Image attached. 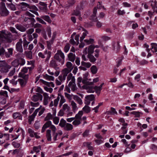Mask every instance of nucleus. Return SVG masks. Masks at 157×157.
<instances>
[{
  "instance_id": "f257e3e1",
  "label": "nucleus",
  "mask_w": 157,
  "mask_h": 157,
  "mask_svg": "<svg viewBox=\"0 0 157 157\" xmlns=\"http://www.w3.org/2000/svg\"><path fill=\"white\" fill-rule=\"evenodd\" d=\"M54 58L59 62L61 63V65L64 64L65 56L61 50H58L57 52L55 55Z\"/></svg>"
},
{
  "instance_id": "f03ea898",
  "label": "nucleus",
  "mask_w": 157,
  "mask_h": 157,
  "mask_svg": "<svg viewBox=\"0 0 157 157\" xmlns=\"http://www.w3.org/2000/svg\"><path fill=\"white\" fill-rule=\"evenodd\" d=\"M0 5V14L2 16L5 17L8 16L9 13V12L6 9L5 3L4 2H1Z\"/></svg>"
},
{
  "instance_id": "7ed1b4c3",
  "label": "nucleus",
  "mask_w": 157,
  "mask_h": 157,
  "mask_svg": "<svg viewBox=\"0 0 157 157\" xmlns=\"http://www.w3.org/2000/svg\"><path fill=\"white\" fill-rule=\"evenodd\" d=\"M25 14L28 16L29 17H25L24 18V21H27V22H30L31 24L34 25L35 23L36 22V21L34 18H32V17H34V15L31 14L28 11H26L25 12Z\"/></svg>"
},
{
  "instance_id": "20e7f679",
  "label": "nucleus",
  "mask_w": 157,
  "mask_h": 157,
  "mask_svg": "<svg viewBox=\"0 0 157 157\" xmlns=\"http://www.w3.org/2000/svg\"><path fill=\"white\" fill-rule=\"evenodd\" d=\"M28 70L27 67H23L21 70V72H19L18 74V77L19 78H23V77H26V75H28V78H29V74H25V73H27Z\"/></svg>"
},
{
  "instance_id": "39448f33",
  "label": "nucleus",
  "mask_w": 157,
  "mask_h": 157,
  "mask_svg": "<svg viewBox=\"0 0 157 157\" xmlns=\"http://www.w3.org/2000/svg\"><path fill=\"white\" fill-rule=\"evenodd\" d=\"M22 43V40L20 39L16 45V49L17 51L20 53H22L23 52Z\"/></svg>"
},
{
  "instance_id": "423d86ee",
  "label": "nucleus",
  "mask_w": 157,
  "mask_h": 157,
  "mask_svg": "<svg viewBox=\"0 0 157 157\" xmlns=\"http://www.w3.org/2000/svg\"><path fill=\"white\" fill-rule=\"evenodd\" d=\"M19 78L18 80V81L19 82V83L21 86H24L26 84L29 78H28V75H26V77H23L22 78Z\"/></svg>"
},
{
  "instance_id": "0eeeda50",
  "label": "nucleus",
  "mask_w": 157,
  "mask_h": 157,
  "mask_svg": "<svg viewBox=\"0 0 157 157\" xmlns=\"http://www.w3.org/2000/svg\"><path fill=\"white\" fill-rule=\"evenodd\" d=\"M43 96L39 93H37L36 94L34 95L32 98V100L34 102L38 101L39 99L40 101L42 100Z\"/></svg>"
},
{
  "instance_id": "6e6552de",
  "label": "nucleus",
  "mask_w": 157,
  "mask_h": 157,
  "mask_svg": "<svg viewBox=\"0 0 157 157\" xmlns=\"http://www.w3.org/2000/svg\"><path fill=\"white\" fill-rule=\"evenodd\" d=\"M28 132L29 134V136L32 137H35L36 139L40 138V136L37 135V133L35 132L32 129L29 128L28 129Z\"/></svg>"
},
{
  "instance_id": "1a4fd4ad",
  "label": "nucleus",
  "mask_w": 157,
  "mask_h": 157,
  "mask_svg": "<svg viewBox=\"0 0 157 157\" xmlns=\"http://www.w3.org/2000/svg\"><path fill=\"white\" fill-rule=\"evenodd\" d=\"M38 10L37 8L34 5L30 4L28 10L35 14L38 15V13L36 11Z\"/></svg>"
},
{
  "instance_id": "9d476101",
  "label": "nucleus",
  "mask_w": 157,
  "mask_h": 157,
  "mask_svg": "<svg viewBox=\"0 0 157 157\" xmlns=\"http://www.w3.org/2000/svg\"><path fill=\"white\" fill-rule=\"evenodd\" d=\"M10 68V66L7 64L4 65V66L0 67V70L2 73L4 74L6 73L9 71V69Z\"/></svg>"
},
{
  "instance_id": "9b49d317",
  "label": "nucleus",
  "mask_w": 157,
  "mask_h": 157,
  "mask_svg": "<svg viewBox=\"0 0 157 157\" xmlns=\"http://www.w3.org/2000/svg\"><path fill=\"white\" fill-rule=\"evenodd\" d=\"M30 5L24 2H20L19 6H20L22 10H25L29 9Z\"/></svg>"
},
{
  "instance_id": "f8f14e48",
  "label": "nucleus",
  "mask_w": 157,
  "mask_h": 157,
  "mask_svg": "<svg viewBox=\"0 0 157 157\" xmlns=\"http://www.w3.org/2000/svg\"><path fill=\"white\" fill-rule=\"evenodd\" d=\"M113 48L114 50L116 49L117 52H118L120 51L121 46L119 44V42H115L113 43Z\"/></svg>"
},
{
  "instance_id": "ddd939ff",
  "label": "nucleus",
  "mask_w": 157,
  "mask_h": 157,
  "mask_svg": "<svg viewBox=\"0 0 157 157\" xmlns=\"http://www.w3.org/2000/svg\"><path fill=\"white\" fill-rule=\"evenodd\" d=\"M50 66L56 70L59 68L57 67L58 65L56 62V61L54 60H52L50 61Z\"/></svg>"
},
{
  "instance_id": "4468645a",
  "label": "nucleus",
  "mask_w": 157,
  "mask_h": 157,
  "mask_svg": "<svg viewBox=\"0 0 157 157\" xmlns=\"http://www.w3.org/2000/svg\"><path fill=\"white\" fill-rule=\"evenodd\" d=\"M51 131L50 129H48L46 131V137L48 141H51L52 140L51 135Z\"/></svg>"
},
{
  "instance_id": "2eb2a0df",
  "label": "nucleus",
  "mask_w": 157,
  "mask_h": 157,
  "mask_svg": "<svg viewBox=\"0 0 157 157\" xmlns=\"http://www.w3.org/2000/svg\"><path fill=\"white\" fill-rule=\"evenodd\" d=\"M68 57L69 61L73 62L75 60V54L70 52L68 54Z\"/></svg>"
},
{
  "instance_id": "dca6fc26",
  "label": "nucleus",
  "mask_w": 157,
  "mask_h": 157,
  "mask_svg": "<svg viewBox=\"0 0 157 157\" xmlns=\"http://www.w3.org/2000/svg\"><path fill=\"white\" fill-rule=\"evenodd\" d=\"M151 6L154 12H156L157 13V2L155 1H152L151 3Z\"/></svg>"
},
{
  "instance_id": "f3484780",
  "label": "nucleus",
  "mask_w": 157,
  "mask_h": 157,
  "mask_svg": "<svg viewBox=\"0 0 157 157\" xmlns=\"http://www.w3.org/2000/svg\"><path fill=\"white\" fill-rule=\"evenodd\" d=\"M87 57L89 59L90 61L92 63H94L96 60V59L94 56L91 54H88Z\"/></svg>"
},
{
  "instance_id": "a211bd4d",
  "label": "nucleus",
  "mask_w": 157,
  "mask_h": 157,
  "mask_svg": "<svg viewBox=\"0 0 157 157\" xmlns=\"http://www.w3.org/2000/svg\"><path fill=\"white\" fill-rule=\"evenodd\" d=\"M73 127L72 125L68 123H67L65 126L64 127V129L67 131H70L72 129Z\"/></svg>"
},
{
  "instance_id": "6ab92c4d",
  "label": "nucleus",
  "mask_w": 157,
  "mask_h": 157,
  "mask_svg": "<svg viewBox=\"0 0 157 157\" xmlns=\"http://www.w3.org/2000/svg\"><path fill=\"white\" fill-rule=\"evenodd\" d=\"M40 17L42 19H44L49 23H51L52 22V21L50 17L48 15H42Z\"/></svg>"
},
{
  "instance_id": "aec40b11",
  "label": "nucleus",
  "mask_w": 157,
  "mask_h": 157,
  "mask_svg": "<svg viewBox=\"0 0 157 157\" xmlns=\"http://www.w3.org/2000/svg\"><path fill=\"white\" fill-rule=\"evenodd\" d=\"M13 118L16 119L17 118H18L19 119L22 120V116L21 114L18 112L14 113L13 114Z\"/></svg>"
},
{
  "instance_id": "412c9836",
  "label": "nucleus",
  "mask_w": 157,
  "mask_h": 157,
  "mask_svg": "<svg viewBox=\"0 0 157 157\" xmlns=\"http://www.w3.org/2000/svg\"><path fill=\"white\" fill-rule=\"evenodd\" d=\"M94 51V45L91 44L90 45L88 49V54H92L93 53Z\"/></svg>"
},
{
  "instance_id": "4be33fe9",
  "label": "nucleus",
  "mask_w": 157,
  "mask_h": 157,
  "mask_svg": "<svg viewBox=\"0 0 157 157\" xmlns=\"http://www.w3.org/2000/svg\"><path fill=\"white\" fill-rule=\"evenodd\" d=\"M44 78L47 80L49 81H54V78L53 76L49 75L47 74H46L44 76Z\"/></svg>"
},
{
  "instance_id": "5701e85b",
  "label": "nucleus",
  "mask_w": 157,
  "mask_h": 157,
  "mask_svg": "<svg viewBox=\"0 0 157 157\" xmlns=\"http://www.w3.org/2000/svg\"><path fill=\"white\" fill-rule=\"evenodd\" d=\"M67 122L63 118H61L60 120L59 125L62 128H64Z\"/></svg>"
},
{
  "instance_id": "b1692460",
  "label": "nucleus",
  "mask_w": 157,
  "mask_h": 157,
  "mask_svg": "<svg viewBox=\"0 0 157 157\" xmlns=\"http://www.w3.org/2000/svg\"><path fill=\"white\" fill-rule=\"evenodd\" d=\"M81 64L82 66L87 68H90L91 65V64L90 62L86 63L84 61H82Z\"/></svg>"
},
{
  "instance_id": "393cba45",
  "label": "nucleus",
  "mask_w": 157,
  "mask_h": 157,
  "mask_svg": "<svg viewBox=\"0 0 157 157\" xmlns=\"http://www.w3.org/2000/svg\"><path fill=\"white\" fill-rule=\"evenodd\" d=\"M90 70L92 73L93 74H96L98 71V69L96 66L93 65L90 68Z\"/></svg>"
},
{
  "instance_id": "a878e982",
  "label": "nucleus",
  "mask_w": 157,
  "mask_h": 157,
  "mask_svg": "<svg viewBox=\"0 0 157 157\" xmlns=\"http://www.w3.org/2000/svg\"><path fill=\"white\" fill-rule=\"evenodd\" d=\"M6 4L8 7L12 10L14 11L16 10V7L12 3H6Z\"/></svg>"
},
{
  "instance_id": "bb28decb",
  "label": "nucleus",
  "mask_w": 157,
  "mask_h": 157,
  "mask_svg": "<svg viewBox=\"0 0 157 157\" xmlns=\"http://www.w3.org/2000/svg\"><path fill=\"white\" fill-rule=\"evenodd\" d=\"M85 99L90 100V101H92L94 100L95 97L93 94H91L87 95L85 97Z\"/></svg>"
},
{
  "instance_id": "cd10ccee",
  "label": "nucleus",
  "mask_w": 157,
  "mask_h": 157,
  "mask_svg": "<svg viewBox=\"0 0 157 157\" xmlns=\"http://www.w3.org/2000/svg\"><path fill=\"white\" fill-rule=\"evenodd\" d=\"M82 110L86 113H88L90 111V108L89 106L85 105L83 108Z\"/></svg>"
},
{
  "instance_id": "c85d7f7f",
  "label": "nucleus",
  "mask_w": 157,
  "mask_h": 157,
  "mask_svg": "<svg viewBox=\"0 0 157 157\" xmlns=\"http://www.w3.org/2000/svg\"><path fill=\"white\" fill-rule=\"evenodd\" d=\"M53 118L52 115L50 113H48L44 119V121H48V120L52 119Z\"/></svg>"
},
{
  "instance_id": "c756f323",
  "label": "nucleus",
  "mask_w": 157,
  "mask_h": 157,
  "mask_svg": "<svg viewBox=\"0 0 157 157\" xmlns=\"http://www.w3.org/2000/svg\"><path fill=\"white\" fill-rule=\"evenodd\" d=\"M16 28L21 31L24 32L26 30V29L22 26L18 25H16Z\"/></svg>"
},
{
  "instance_id": "7c9ffc66",
  "label": "nucleus",
  "mask_w": 157,
  "mask_h": 157,
  "mask_svg": "<svg viewBox=\"0 0 157 157\" xmlns=\"http://www.w3.org/2000/svg\"><path fill=\"white\" fill-rule=\"evenodd\" d=\"M151 51L154 52V51L152 50L154 49V52H157V44L156 43H152L151 44Z\"/></svg>"
},
{
  "instance_id": "2f4dec72",
  "label": "nucleus",
  "mask_w": 157,
  "mask_h": 157,
  "mask_svg": "<svg viewBox=\"0 0 157 157\" xmlns=\"http://www.w3.org/2000/svg\"><path fill=\"white\" fill-rule=\"evenodd\" d=\"M104 84V83H102L99 86H95L94 87V89L96 91H101L102 89V86Z\"/></svg>"
},
{
  "instance_id": "473e14b6",
  "label": "nucleus",
  "mask_w": 157,
  "mask_h": 157,
  "mask_svg": "<svg viewBox=\"0 0 157 157\" xmlns=\"http://www.w3.org/2000/svg\"><path fill=\"white\" fill-rule=\"evenodd\" d=\"M29 42H28L25 38H23V48L25 50L26 49L28 44L29 43Z\"/></svg>"
},
{
  "instance_id": "72a5a7b5",
  "label": "nucleus",
  "mask_w": 157,
  "mask_h": 157,
  "mask_svg": "<svg viewBox=\"0 0 157 157\" xmlns=\"http://www.w3.org/2000/svg\"><path fill=\"white\" fill-rule=\"evenodd\" d=\"M88 79H86V78H84L82 80V82L84 84H86V85H92L93 84V82H89L87 81Z\"/></svg>"
},
{
  "instance_id": "f704fd0d",
  "label": "nucleus",
  "mask_w": 157,
  "mask_h": 157,
  "mask_svg": "<svg viewBox=\"0 0 157 157\" xmlns=\"http://www.w3.org/2000/svg\"><path fill=\"white\" fill-rule=\"evenodd\" d=\"M131 113L135 115L136 117H139L140 116V114H142V113L139 111H133L131 112Z\"/></svg>"
},
{
  "instance_id": "c9c22d12",
  "label": "nucleus",
  "mask_w": 157,
  "mask_h": 157,
  "mask_svg": "<svg viewBox=\"0 0 157 157\" xmlns=\"http://www.w3.org/2000/svg\"><path fill=\"white\" fill-rule=\"evenodd\" d=\"M41 147L40 145L38 146H34L33 147V150L35 151L36 153H38L40 152L39 149H41Z\"/></svg>"
},
{
  "instance_id": "e433bc0d",
  "label": "nucleus",
  "mask_w": 157,
  "mask_h": 157,
  "mask_svg": "<svg viewBox=\"0 0 157 157\" xmlns=\"http://www.w3.org/2000/svg\"><path fill=\"white\" fill-rule=\"evenodd\" d=\"M75 99L79 105H82V103L81 99L77 95L75 96Z\"/></svg>"
},
{
  "instance_id": "4c0bfd02",
  "label": "nucleus",
  "mask_w": 157,
  "mask_h": 157,
  "mask_svg": "<svg viewBox=\"0 0 157 157\" xmlns=\"http://www.w3.org/2000/svg\"><path fill=\"white\" fill-rule=\"evenodd\" d=\"M75 0H69L68 1V5L67 6V8L72 6L75 3Z\"/></svg>"
},
{
  "instance_id": "58836bf2",
  "label": "nucleus",
  "mask_w": 157,
  "mask_h": 157,
  "mask_svg": "<svg viewBox=\"0 0 157 157\" xmlns=\"http://www.w3.org/2000/svg\"><path fill=\"white\" fill-rule=\"evenodd\" d=\"M0 95L6 97H8V92L6 91L1 90L0 91Z\"/></svg>"
},
{
  "instance_id": "ea45409f",
  "label": "nucleus",
  "mask_w": 157,
  "mask_h": 157,
  "mask_svg": "<svg viewBox=\"0 0 157 157\" xmlns=\"http://www.w3.org/2000/svg\"><path fill=\"white\" fill-rule=\"evenodd\" d=\"M80 13V12L79 9H78V7L76 8V10H74L73 13V15H75L76 16H78Z\"/></svg>"
},
{
  "instance_id": "a19ab883",
  "label": "nucleus",
  "mask_w": 157,
  "mask_h": 157,
  "mask_svg": "<svg viewBox=\"0 0 157 157\" xmlns=\"http://www.w3.org/2000/svg\"><path fill=\"white\" fill-rule=\"evenodd\" d=\"M124 56H123L121 57V59H120L119 60L117 61V67H118L122 63V60L124 59Z\"/></svg>"
},
{
  "instance_id": "79ce46f5",
  "label": "nucleus",
  "mask_w": 157,
  "mask_h": 157,
  "mask_svg": "<svg viewBox=\"0 0 157 157\" xmlns=\"http://www.w3.org/2000/svg\"><path fill=\"white\" fill-rule=\"evenodd\" d=\"M71 105L72 106L73 111L74 112L77 109L76 104L74 101H72L71 102Z\"/></svg>"
},
{
  "instance_id": "37998d69",
  "label": "nucleus",
  "mask_w": 157,
  "mask_h": 157,
  "mask_svg": "<svg viewBox=\"0 0 157 157\" xmlns=\"http://www.w3.org/2000/svg\"><path fill=\"white\" fill-rule=\"evenodd\" d=\"M12 144L15 148H18L20 146V144L19 143L15 141L13 142Z\"/></svg>"
},
{
  "instance_id": "c03bdc74",
  "label": "nucleus",
  "mask_w": 157,
  "mask_h": 157,
  "mask_svg": "<svg viewBox=\"0 0 157 157\" xmlns=\"http://www.w3.org/2000/svg\"><path fill=\"white\" fill-rule=\"evenodd\" d=\"M81 122L80 121L77 119L74 120L72 122L73 125L75 126L78 125Z\"/></svg>"
},
{
  "instance_id": "a18cd8bd",
  "label": "nucleus",
  "mask_w": 157,
  "mask_h": 157,
  "mask_svg": "<svg viewBox=\"0 0 157 157\" xmlns=\"http://www.w3.org/2000/svg\"><path fill=\"white\" fill-rule=\"evenodd\" d=\"M52 122L51 121H48L44 124L43 126L47 128L50 126L51 125H52Z\"/></svg>"
},
{
  "instance_id": "49530a36",
  "label": "nucleus",
  "mask_w": 157,
  "mask_h": 157,
  "mask_svg": "<svg viewBox=\"0 0 157 157\" xmlns=\"http://www.w3.org/2000/svg\"><path fill=\"white\" fill-rule=\"evenodd\" d=\"M36 20L37 21L42 24L46 25V23L41 17H37L36 18Z\"/></svg>"
},
{
  "instance_id": "de8ad7c7",
  "label": "nucleus",
  "mask_w": 157,
  "mask_h": 157,
  "mask_svg": "<svg viewBox=\"0 0 157 157\" xmlns=\"http://www.w3.org/2000/svg\"><path fill=\"white\" fill-rule=\"evenodd\" d=\"M59 119L57 117H55L53 119V122L55 124H57L59 121Z\"/></svg>"
},
{
  "instance_id": "09e8293b",
  "label": "nucleus",
  "mask_w": 157,
  "mask_h": 157,
  "mask_svg": "<svg viewBox=\"0 0 157 157\" xmlns=\"http://www.w3.org/2000/svg\"><path fill=\"white\" fill-rule=\"evenodd\" d=\"M70 48V44H67L64 48V51L66 53L69 50Z\"/></svg>"
},
{
  "instance_id": "8fccbe9b",
  "label": "nucleus",
  "mask_w": 157,
  "mask_h": 157,
  "mask_svg": "<svg viewBox=\"0 0 157 157\" xmlns=\"http://www.w3.org/2000/svg\"><path fill=\"white\" fill-rule=\"evenodd\" d=\"M90 19L94 21H98L97 18L96 17V15L93 14L90 17Z\"/></svg>"
},
{
  "instance_id": "3c124183",
  "label": "nucleus",
  "mask_w": 157,
  "mask_h": 157,
  "mask_svg": "<svg viewBox=\"0 0 157 157\" xmlns=\"http://www.w3.org/2000/svg\"><path fill=\"white\" fill-rule=\"evenodd\" d=\"M84 41L88 44H91L93 43L94 40L93 39L90 38L89 40H85Z\"/></svg>"
},
{
  "instance_id": "603ef678",
  "label": "nucleus",
  "mask_w": 157,
  "mask_h": 157,
  "mask_svg": "<svg viewBox=\"0 0 157 157\" xmlns=\"http://www.w3.org/2000/svg\"><path fill=\"white\" fill-rule=\"evenodd\" d=\"M150 149H151L153 151H157V146L155 144H151L150 147Z\"/></svg>"
},
{
  "instance_id": "864d4df0",
  "label": "nucleus",
  "mask_w": 157,
  "mask_h": 157,
  "mask_svg": "<svg viewBox=\"0 0 157 157\" xmlns=\"http://www.w3.org/2000/svg\"><path fill=\"white\" fill-rule=\"evenodd\" d=\"M6 51L4 48L2 47L0 48V56H2L4 55Z\"/></svg>"
},
{
  "instance_id": "5fc2aeb1",
  "label": "nucleus",
  "mask_w": 157,
  "mask_h": 157,
  "mask_svg": "<svg viewBox=\"0 0 157 157\" xmlns=\"http://www.w3.org/2000/svg\"><path fill=\"white\" fill-rule=\"evenodd\" d=\"M44 89L45 91L49 92L50 93H52L53 91V89L52 88H48L47 86H44Z\"/></svg>"
},
{
  "instance_id": "6e6d98bb",
  "label": "nucleus",
  "mask_w": 157,
  "mask_h": 157,
  "mask_svg": "<svg viewBox=\"0 0 157 157\" xmlns=\"http://www.w3.org/2000/svg\"><path fill=\"white\" fill-rule=\"evenodd\" d=\"M58 96H60V97L61 99L60 101L62 102L61 103H64L65 102L66 100L65 99L64 96L60 94H58Z\"/></svg>"
},
{
  "instance_id": "4d7b16f0",
  "label": "nucleus",
  "mask_w": 157,
  "mask_h": 157,
  "mask_svg": "<svg viewBox=\"0 0 157 157\" xmlns=\"http://www.w3.org/2000/svg\"><path fill=\"white\" fill-rule=\"evenodd\" d=\"M72 70V68H71V69H69V68H66L63 69V71L64 73L68 74Z\"/></svg>"
},
{
  "instance_id": "13d9d810",
  "label": "nucleus",
  "mask_w": 157,
  "mask_h": 157,
  "mask_svg": "<svg viewBox=\"0 0 157 157\" xmlns=\"http://www.w3.org/2000/svg\"><path fill=\"white\" fill-rule=\"evenodd\" d=\"M50 128L52 130L53 134V135H54V134L55 133V132L56 130V127L53 125L52 124V125L50 126Z\"/></svg>"
},
{
  "instance_id": "bf43d9fd",
  "label": "nucleus",
  "mask_w": 157,
  "mask_h": 157,
  "mask_svg": "<svg viewBox=\"0 0 157 157\" xmlns=\"http://www.w3.org/2000/svg\"><path fill=\"white\" fill-rule=\"evenodd\" d=\"M36 91L40 94H43L44 93L42 89L40 87L38 86L36 88Z\"/></svg>"
},
{
  "instance_id": "052dcab7",
  "label": "nucleus",
  "mask_w": 157,
  "mask_h": 157,
  "mask_svg": "<svg viewBox=\"0 0 157 157\" xmlns=\"http://www.w3.org/2000/svg\"><path fill=\"white\" fill-rule=\"evenodd\" d=\"M51 56V52L50 51H48L47 58L45 59V61H48Z\"/></svg>"
},
{
  "instance_id": "680f3d73",
  "label": "nucleus",
  "mask_w": 157,
  "mask_h": 157,
  "mask_svg": "<svg viewBox=\"0 0 157 157\" xmlns=\"http://www.w3.org/2000/svg\"><path fill=\"white\" fill-rule=\"evenodd\" d=\"M42 82L43 84L48 87L51 86V82H48L43 80H42Z\"/></svg>"
},
{
  "instance_id": "e2e57ef3",
  "label": "nucleus",
  "mask_w": 157,
  "mask_h": 157,
  "mask_svg": "<svg viewBox=\"0 0 157 157\" xmlns=\"http://www.w3.org/2000/svg\"><path fill=\"white\" fill-rule=\"evenodd\" d=\"M25 60L23 58H21L19 60V64L21 66L24 65L25 63Z\"/></svg>"
},
{
  "instance_id": "0e129e2a",
  "label": "nucleus",
  "mask_w": 157,
  "mask_h": 157,
  "mask_svg": "<svg viewBox=\"0 0 157 157\" xmlns=\"http://www.w3.org/2000/svg\"><path fill=\"white\" fill-rule=\"evenodd\" d=\"M30 105L33 107H37L39 105V103L38 102L34 103L31 101L30 102Z\"/></svg>"
},
{
  "instance_id": "69168bd1",
  "label": "nucleus",
  "mask_w": 157,
  "mask_h": 157,
  "mask_svg": "<svg viewBox=\"0 0 157 157\" xmlns=\"http://www.w3.org/2000/svg\"><path fill=\"white\" fill-rule=\"evenodd\" d=\"M35 117L33 115L29 117L28 120L30 124H31V122L34 120Z\"/></svg>"
},
{
  "instance_id": "338daca9",
  "label": "nucleus",
  "mask_w": 157,
  "mask_h": 157,
  "mask_svg": "<svg viewBox=\"0 0 157 157\" xmlns=\"http://www.w3.org/2000/svg\"><path fill=\"white\" fill-rule=\"evenodd\" d=\"M66 66L69 69H71V68H72V69H73V67H72V63L71 62H67V63Z\"/></svg>"
},
{
  "instance_id": "774afa93",
  "label": "nucleus",
  "mask_w": 157,
  "mask_h": 157,
  "mask_svg": "<svg viewBox=\"0 0 157 157\" xmlns=\"http://www.w3.org/2000/svg\"><path fill=\"white\" fill-rule=\"evenodd\" d=\"M34 31V29L31 28L27 31V33L28 35H31Z\"/></svg>"
}]
</instances>
